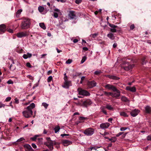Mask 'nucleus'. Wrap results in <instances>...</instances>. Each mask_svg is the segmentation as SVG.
Wrapping results in <instances>:
<instances>
[{
  "mask_svg": "<svg viewBox=\"0 0 151 151\" xmlns=\"http://www.w3.org/2000/svg\"><path fill=\"white\" fill-rule=\"evenodd\" d=\"M30 25V20L28 18H24L23 19L22 22L21 27L22 29H27L29 28Z\"/></svg>",
  "mask_w": 151,
  "mask_h": 151,
  "instance_id": "obj_1",
  "label": "nucleus"
},
{
  "mask_svg": "<svg viewBox=\"0 0 151 151\" xmlns=\"http://www.w3.org/2000/svg\"><path fill=\"white\" fill-rule=\"evenodd\" d=\"M46 139L47 141L45 143V145L50 150H52L53 149V145H56V142L51 140L50 137H47Z\"/></svg>",
  "mask_w": 151,
  "mask_h": 151,
  "instance_id": "obj_2",
  "label": "nucleus"
},
{
  "mask_svg": "<svg viewBox=\"0 0 151 151\" xmlns=\"http://www.w3.org/2000/svg\"><path fill=\"white\" fill-rule=\"evenodd\" d=\"M81 102L82 103V104L79 102L77 104L84 107H87L88 106L92 104L91 101L88 99H87L85 101L81 100Z\"/></svg>",
  "mask_w": 151,
  "mask_h": 151,
  "instance_id": "obj_3",
  "label": "nucleus"
},
{
  "mask_svg": "<svg viewBox=\"0 0 151 151\" xmlns=\"http://www.w3.org/2000/svg\"><path fill=\"white\" fill-rule=\"evenodd\" d=\"M123 68L125 70L128 71L131 69L133 66V65L129 64V63H127L126 61H124L122 65Z\"/></svg>",
  "mask_w": 151,
  "mask_h": 151,
  "instance_id": "obj_4",
  "label": "nucleus"
},
{
  "mask_svg": "<svg viewBox=\"0 0 151 151\" xmlns=\"http://www.w3.org/2000/svg\"><path fill=\"white\" fill-rule=\"evenodd\" d=\"M23 115L26 118L30 117L32 115L33 111L32 110H27L23 111L22 112Z\"/></svg>",
  "mask_w": 151,
  "mask_h": 151,
  "instance_id": "obj_5",
  "label": "nucleus"
},
{
  "mask_svg": "<svg viewBox=\"0 0 151 151\" xmlns=\"http://www.w3.org/2000/svg\"><path fill=\"white\" fill-rule=\"evenodd\" d=\"M77 91L80 95L83 96H88L90 95V93L88 91L81 88H78L77 89Z\"/></svg>",
  "mask_w": 151,
  "mask_h": 151,
  "instance_id": "obj_6",
  "label": "nucleus"
},
{
  "mask_svg": "<svg viewBox=\"0 0 151 151\" xmlns=\"http://www.w3.org/2000/svg\"><path fill=\"white\" fill-rule=\"evenodd\" d=\"M94 130L93 129L91 128H89L86 129L83 132V133L86 135L88 136L92 135L94 132Z\"/></svg>",
  "mask_w": 151,
  "mask_h": 151,
  "instance_id": "obj_7",
  "label": "nucleus"
},
{
  "mask_svg": "<svg viewBox=\"0 0 151 151\" xmlns=\"http://www.w3.org/2000/svg\"><path fill=\"white\" fill-rule=\"evenodd\" d=\"M104 87L109 90H111L115 92L116 91V88L114 86L109 84H108L104 86Z\"/></svg>",
  "mask_w": 151,
  "mask_h": 151,
  "instance_id": "obj_8",
  "label": "nucleus"
},
{
  "mask_svg": "<svg viewBox=\"0 0 151 151\" xmlns=\"http://www.w3.org/2000/svg\"><path fill=\"white\" fill-rule=\"evenodd\" d=\"M110 125V124L107 122L103 123L100 125V127L102 129H104L108 128Z\"/></svg>",
  "mask_w": 151,
  "mask_h": 151,
  "instance_id": "obj_9",
  "label": "nucleus"
},
{
  "mask_svg": "<svg viewBox=\"0 0 151 151\" xmlns=\"http://www.w3.org/2000/svg\"><path fill=\"white\" fill-rule=\"evenodd\" d=\"M139 111V110L135 109L131 111L130 112V114L133 117H135L138 115Z\"/></svg>",
  "mask_w": 151,
  "mask_h": 151,
  "instance_id": "obj_10",
  "label": "nucleus"
},
{
  "mask_svg": "<svg viewBox=\"0 0 151 151\" xmlns=\"http://www.w3.org/2000/svg\"><path fill=\"white\" fill-rule=\"evenodd\" d=\"M54 12H53V16L55 18H57L58 15L61 13L60 10L58 9H54Z\"/></svg>",
  "mask_w": 151,
  "mask_h": 151,
  "instance_id": "obj_11",
  "label": "nucleus"
},
{
  "mask_svg": "<svg viewBox=\"0 0 151 151\" xmlns=\"http://www.w3.org/2000/svg\"><path fill=\"white\" fill-rule=\"evenodd\" d=\"M6 30V26L4 24H3L0 25V34H2Z\"/></svg>",
  "mask_w": 151,
  "mask_h": 151,
  "instance_id": "obj_12",
  "label": "nucleus"
},
{
  "mask_svg": "<svg viewBox=\"0 0 151 151\" xmlns=\"http://www.w3.org/2000/svg\"><path fill=\"white\" fill-rule=\"evenodd\" d=\"M17 35L18 37L21 38L26 36L27 34L26 32H22L17 33Z\"/></svg>",
  "mask_w": 151,
  "mask_h": 151,
  "instance_id": "obj_13",
  "label": "nucleus"
},
{
  "mask_svg": "<svg viewBox=\"0 0 151 151\" xmlns=\"http://www.w3.org/2000/svg\"><path fill=\"white\" fill-rule=\"evenodd\" d=\"M71 85V82L70 81H68L66 82H64V84L63 85V88H68L69 86Z\"/></svg>",
  "mask_w": 151,
  "mask_h": 151,
  "instance_id": "obj_14",
  "label": "nucleus"
},
{
  "mask_svg": "<svg viewBox=\"0 0 151 151\" xmlns=\"http://www.w3.org/2000/svg\"><path fill=\"white\" fill-rule=\"evenodd\" d=\"M24 147L26 151H34V150L29 145H24Z\"/></svg>",
  "mask_w": 151,
  "mask_h": 151,
  "instance_id": "obj_15",
  "label": "nucleus"
},
{
  "mask_svg": "<svg viewBox=\"0 0 151 151\" xmlns=\"http://www.w3.org/2000/svg\"><path fill=\"white\" fill-rule=\"evenodd\" d=\"M62 143L65 146H67L72 144V142L68 140H64L62 141Z\"/></svg>",
  "mask_w": 151,
  "mask_h": 151,
  "instance_id": "obj_16",
  "label": "nucleus"
},
{
  "mask_svg": "<svg viewBox=\"0 0 151 151\" xmlns=\"http://www.w3.org/2000/svg\"><path fill=\"white\" fill-rule=\"evenodd\" d=\"M115 92H116V93H113V97L116 98L119 97L120 96V92L119 90L116 89V91Z\"/></svg>",
  "mask_w": 151,
  "mask_h": 151,
  "instance_id": "obj_17",
  "label": "nucleus"
},
{
  "mask_svg": "<svg viewBox=\"0 0 151 151\" xmlns=\"http://www.w3.org/2000/svg\"><path fill=\"white\" fill-rule=\"evenodd\" d=\"M126 89L127 90L133 92H135L136 91L135 88L134 86L132 87L127 86Z\"/></svg>",
  "mask_w": 151,
  "mask_h": 151,
  "instance_id": "obj_18",
  "label": "nucleus"
},
{
  "mask_svg": "<svg viewBox=\"0 0 151 151\" xmlns=\"http://www.w3.org/2000/svg\"><path fill=\"white\" fill-rule=\"evenodd\" d=\"M69 16L71 19H75L76 17V15L74 12L70 11L69 14Z\"/></svg>",
  "mask_w": 151,
  "mask_h": 151,
  "instance_id": "obj_19",
  "label": "nucleus"
},
{
  "mask_svg": "<svg viewBox=\"0 0 151 151\" xmlns=\"http://www.w3.org/2000/svg\"><path fill=\"white\" fill-rule=\"evenodd\" d=\"M96 83L94 81L89 82L88 83V85L91 88L96 86Z\"/></svg>",
  "mask_w": 151,
  "mask_h": 151,
  "instance_id": "obj_20",
  "label": "nucleus"
},
{
  "mask_svg": "<svg viewBox=\"0 0 151 151\" xmlns=\"http://www.w3.org/2000/svg\"><path fill=\"white\" fill-rule=\"evenodd\" d=\"M145 111L146 113L150 114L151 113V107L147 106L145 107Z\"/></svg>",
  "mask_w": 151,
  "mask_h": 151,
  "instance_id": "obj_21",
  "label": "nucleus"
},
{
  "mask_svg": "<svg viewBox=\"0 0 151 151\" xmlns=\"http://www.w3.org/2000/svg\"><path fill=\"white\" fill-rule=\"evenodd\" d=\"M35 105L34 103H32L27 108V109L28 110H32V109L35 108Z\"/></svg>",
  "mask_w": 151,
  "mask_h": 151,
  "instance_id": "obj_22",
  "label": "nucleus"
},
{
  "mask_svg": "<svg viewBox=\"0 0 151 151\" xmlns=\"http://www.w3.org/2000/svg\"><path fill=\"white\" fill-rule=\"evenodd\" d=\"M32 56V55L31 53L28 52L26 54H24L23 57L25 59H27L28 58H30Z\"/></svg>",
  "mask_w": 151,
  "mask_h": 151,
  "instance_id": "obj_23",
  "label": "nucleus"
},
{
  "mask_svg": "<svg viewBox=\"0 0 151 151\" xmlns=\"http://www.w3.org/2000/svg\"><path fill=\"white\" fill-rule=\"evenodd\" d=\"M107 76L109 78L113 80H117L119 79L118 77L113 75H108Z\"/></svg>",
  "mask_w": 151,
  "mask_h": 151,
  "instance_id": "obj_24",
  "label": "nucleus"
},
{
  "mask_svg": "<svg viewBox=\"0 0 151 151\" xmlns=\"http://www.w3.org/2000/svg\"><path fill=\"white\" fill-rule=\"evenodd\" d=\"M106 108L108 110L113 111L114 110V108L112 106L109 104H107L106 106Z\"/></svg>",
  "mask_w": 151,
  "mask_h": 151,
  "instance_id": "obj_25",
  "label": "nucleus"
},
{
  "mask_svg": "<svg viewBox=\"0 0 151 151\" xmlns=\"http://www.w3.org/2000/svg\"><path fill=\"white\" fill-rule=\"evenodd\" d=\"M107 36L111 40H113L114 39V34L111 33H109L107 35Z\"/></svg>",
  "mask_w": 151,
  "mask_h": 151,
  "instance_id": "obj_26",
  "label": "nucleus"
},
{
  "mask_svg": "<svg viewBox=\"0 0 151 151\" xmlns=\"http://www.w3.org/2000/svg\"><path fill=\"white\" fill-rule=\"evenodd\" d=\"M121 100L122 101L127 102L129 101V100L125 96H122L121 98Z\"/></svg>",
  "mask_w": 151,
  "mask_h": 151,
  "instance_id": "obj_27",
  "label": "nucleus"
},
{
  "mask_svg": "<svg viewBox=\"0 0 151 151\" xmlns=\"http://www.w3.org/2000/svg\"><path fill=\"white\" fill-rule=\"evenodd\" d=\"M120 114L121 116H122L125 117H128V115L124 112L122 111L120 113Z\"/></svg>",
  "mask_w": 151,
  "mask_h": 151,
  "instance_id": "obj_28",
  "label": "nucleus"
},
{
  "mask_svg": "<svg viewBox=\"0 0 151 151\" xmlns=\"http://www.w3.org/2000/svg\"><path fill=\"white\" fill-rule=\"evenodd\" d=\"M109 140L111 142H114L116 140V139L115 137H111V138H109Z\"/></svg>",
  "mask_w": 151,
  "mask_h": 151,
  "instance_id": "obj_29",
  "label": "nucleus"
},
{
  "mask_svg": "<svg viewBox=\"0 0 151 151\" xmlns=\"http://www.w3.org/2000/svg\"><path fill=\"white\" fill-rule=\"evenodd\" d=\"M22 10L20 9L19 10H18L17 12L16 13V16L17 17H19V15L21 14V13L22 12Z\"/></svg>",
  "mask_w": 151,
  "mask_h": 151,
  "instance_id": "obj_30",
  "label": "nucleus"
},
{
  "mask_svg": "<svg viewBox=\"0 0 151 151\" xmlns=\"http://www.w3.org/2000/svg\"><path fill=\"white\" fill-rule=\"evenodd\" d=\"M39 25L40 27L44 29H45L46 28L45 24L43 23H40Z\"/></svg>",
  "mask_w": 151,
  "mask_h": 151,
  "instance_id": "obj_31",
  "label": "nucleus"
},
{
  "mask_svg": "<svg viewBox=\"0 0 151 151\" xmlns=\"http://www.w3.org/2000/svg\"><path fill=\"white\" fill-rule=\"evenodd\" d=\"M89 151H98L95 147H91L88 149Z\"/></svg>",
  "mask_w": 151,
  "mask_h": 151,
  "instance_id": "obj_32",
  "label": "nucleus"
},
{
  "mask_svg": "<svg viewBox=\"0 0 151 151\" xmlns=\"http://www.w3.org/2000/svg\"><path fill=\"white\" fill-rule=\"evenodd\" d=\"M42 105L45 107V109H46L47 108V107L49 106V104L43 102L42 103Z\"/></svg>",
  "mask_w": 151,
  "mask_h": 151,
  "instance_id": "obj_33",
  "label": "nucleus"
},
{
  "mask_svg": "<svg viewBox=\"0 0 151 151\" xmlns=\"http://www.w3.org/2000/svg\"><path fill=\"white\" fill-rule=\"evenodd\" d=\"M60 129V127L59 126H57L55 127L54 128V130L55 133L58 132Z\"/></svg>",
  "mask_w": 151,
  "mask_h": 151,
  "instance_id": "obj_34",
  "label": "nucleus"
},
{
  "mask_svg": "<svg viewBox=\"0 0 151 151\" xmlns=\"http://www.w3.org/2000/svg\"><path fill=\"white\" fill-rule=\"evenodd\" d=\"M108 24L109 26L111 28H117L118 26L116 25H115L113 24H111L109 23V22H108Z\"/></svg>",
  "mask_w": 151,
  "mask_h": 151,
  "instance_id": "obj_35",
  "label": "nucleus"
},
{
  "mask_svg": "<svg viewBox=\"0 0 151 151\" xmlns=\"http://www.w3.org/2000/svg\"><path fill=\"white\" fill-rule=\"evenodd\" d=\"M38 9L39 10V11L40 12H42L44 11V8L42 6H39L38 7Z\"/></svg>",
  "mask_w": 151,
  "mask_h": 151,
  "instance_id": "obj_36",
  "label": "nucleus"
},
{
  "mask_svg": "<svg viewBox=\"0 0 151 151\" xmlns=\"http://www.w3.org/2000/svg\"><path fill=\"white\" fill-rule=\"evenodd\" d=\"M9 68L10 70L13 71L15 69L16 67L14 66L13 65H11L9 66Z\"/></svg>",
  "mask_w": 151,
  "mask_h": 151,
  "instance_id": "obj_37",
  "label": "nucleus"
},
{
  "mask_svg": "<svg viewBox=\"0 0 151 151\" xmlns=\"http://www.w3.org/2000/svg\"><path fill=\"white\" fill-rule=\"evenodd\" d=\"M98 34L96 33H95L93 34H91L90 35V36L93 38H95L96 37V36L98 35Z\"/></svg>",
  "mask_w": 151,
  "mask_h": 151,
  "instance_id": "obj_38",
  "label": "nucleus"
},
{
  "mask_svg": "<svg viewBox=\"0 0 151 151\" xmlns=\"http://www.w3.org/2000/svg\"><path fill=\"white\" fill-rule=\"evenodd\" d=\"M86 58H87L86 56H84L83 58L81 61V63L82 64L85 61V60L86 59Z\"/></svg>",
  "mask_w": 151,
  "mask_h": 151,
  "instance_id": "obj_39",
  "label": "nucleus"
},
{
  "mask_svg": "<svg viewBox=\"0 0 151 151\" xmlns=\"http://www.w3.org/2000/svg\"><path fill=\"white\" fill-rule=\"evenodd\" d=\"M101 73V71L100 70H97L94 72V74L96 75H99Z\"/></svg>",
  "mask_w": 151,
  "mask_h": 151,
  "instance_id": "obj_40",
  "label": "nucleus"
},
{
  "mask_svg": "<svg viewBox=\"0 0 151 151\" xmlns=\"http://www.w3.org/2000/svg\"><path fill=\"white\" fill-rule=\"evenodd\" d=\"M64 82H66L68 81V77L66 75V73H65L64 74Z\"/></svg>",
  "mask_w": 151,
  "mask_h": 151,
  "instance_id": "obj_41",
  "label": "nucleus"
},
{
  "mask_svg": "<svg viewBox=\"0 0 151 151\" xmlns=\"http://www.w3.org/2000/svg\"><path fill=\"white\" fill-rule=\"evenodd\" d=\"M52 76H49L47 78V82H50L52 80Z\"/></svg>",
  "mask_w": 151,
  "mask_h": 151,
  "instance_id": "obj_42",
  "label": "nucleus"
},
{
  "mask_svg": "<svg viewBox=\"0 0 151 151\" xmlns=\"http://www.w3.org/2000/svg\"><path fill=\"white\" fill-rule=\"evenodd\" d=\"M72 62V60L71 59H69L66 62V63L67 64H70Z\"/></svg>",
  "mask_w": 151,
  "mask_h": 151,
  "instance_id": "obj_43",
  "label": "nucleus"
},
{
  "mask_svg": "<svg viewBox=\"0 0 151 151\" xmlns=\"http://www.w3.org/2000/svg\"><path fill=\"white\" fill-rule=\"evenodd\" d=\"M15 102L14 103L16 104H18L19 103V100L17 98H16L14 99Z\"/></svg>",
  "mask_w": 151,
  "mask_h": 151,
  "instance_id": "obj_44",
  "label": "nucleus"
},
{
  "mask_svg": "<svg viewBox=\"0 0 151 151\" xmlns=\"http://www.w3.org/2000/svg\"><path fill=\"white\" fill-rule=\"evenodd\" d=\"M115 28H113L110 29V31L113 32H116V30L115 29Z\"/></svg>",
  "mask_w": 151,
  "mask_h": 151,
  "instance_id": "obj_45",
  "label": "nucleus"
},
{
  "mask_svg": "<svg viewBox=\"0 0 151 151\" xmlns=\"http://www.w3.org/2000/svg\"><path fill=\"white\" fill-rule=\"evenodd\" d=\"M147 139L148 140L151 141V134L148 136Z\"/></svg>",
  "mask_w": 151,
  "mask_h": 151,
  "instance_id": "obj_46",
  "label": "nucleus"
},
{
  "mask_svg": "<svg viewBox=\"0 0 151 151\" xmlns=\"http://www.w3.org/2000/svg\"><path fill=\"white\" fill-rule=\"evenodd\" d=\"M26 66L29 68H31L32 67L31 65L29 63H26Z\"/></svg>",
  "mask_w": 151,
  "mask_h": 151,
  "instance_id": "obj_47",
  "label": "nucleus"
},
{
  "mask_svg": "<svg viewBox=\"0 0 151 151\" xmlns=\"http://www.w3.org/2000/svg\"><path fill=\"white\" fill-rule=\"evenodd\" d=\"M24 140V138L23 137L20 138V139H18L17 140V142H21Z\"/></svg>",
  "mask_w": 151,
  "mask_h": 151,
  "instance_id": "obj_48",
  "label": "nucleus"
},
{
  "mask_svg": "<svg viewBox=\"0 0 151 151\" xmlns=\"http://www.w3.org/2000/svg\"><path fill=\"white\" fill-rule=\"evenodd\" d=\"M7 83L8 84H13V82L12 80H9L7 82Z\"/></svg>",
  "mask_w": 151,
  "mask_h": 151,
  "instance_id": "obj_49",
  "label": "nucleus"
},
{
  "mask_svg": "<svg viewBox=\"0 0 151 151\" xmlns=\"http://www.w3.org/2000/svg\"><path fill=\"white\" fill-rule=\"evenodd\" d=\"M11 99V97H8L6 99L5 101H10Z\"/></svg>",
  "mask_w": 151,
  "mask_h": 151,
  "instance_id": "obj_50",
  "label": "nucleus"
},
{
  "mask_svg": "<svg viewBox=\"0 0 151 151\" xmlns=\"http://www.w3.org/2000/svg\"><path fill=\"white\" fill-rule=\"evenodd\" d=\"M37 137L38 136L37 135H35L34 137L32 138L31 139L32 140L35 141L36 139L37 138Z\"/></svg>",
  "mask_w": 151,
  "mask_h": 151,
  "instance_id": "obj_51",
  "label": "nucleus"
},
{
  "mask_svg": "<svg viewBox=\"0 0 151 151\" xmlns=\"http://www.w3.org/2000/svg\"><path fill=\"white\" fill-rule=\"evenodd\" d=\"M85 78V77L84 76H82L81 78V81H80V83H82L83 82V81L84 79Z\"/></svg>",
  "mask_w": 151,
  "mask_h": 151,
  "instance_id": "obj_52",
  "label": "nucleus"
},
{
  "mask_svg": "<svg viewBox=\"0 0 151 151\" xmlns=\"http://www.w3.org/2000/svg\"><path fill=\"white\" fill-rule=\"evenodd\" d=\"M32 146L34 149H35L37 148V146L34 143H32Z\"/></svg>",
  "mask_w": 151,
  "mask_h": 151,
  "instance_id": "obj_53",
  "label": "nucleus"
},
{
  "mask_svg": "<svg viewBox=\"0 0 151 151\" xmlns=\"http://www.w3.org/2000/svg\"><path fill=\"white\" fill-rule=\"evenodd\" d=\"M27 77L32 80H33V77L32 76L30 75H28L27 76Z\"/></svg>",
  "mask_w": 151,
  "mask_h": 151,
  "instance_id": "obj_54",
  "label": "nucleus"
},
{
  "mask_svg": "<svg viewBox=\"0 0 151 151\" xmlns=\"http://www.w3.org/2000/svg\"><path fill=\"white\" fill-rule=\"evenodd\" d=\"M5 106V105L4 104H3L1 102H0V108L4 107Z\"/></svg>",
  "mask_w": 151,
  "mask_h": 151,
  "instance_id": "obj_55",
  "label": "nucleus"
},
{
  "mask_svg": "<svg viewBox=\"0 0 151 151\" xmlns=\"http://www.w3.org/2000/svg\"><path fill=\"white\" fill-rule=\"evenodd\" d=\"M81 0H76V3L77 4H78L81 2Z\"/></svg>",
  "mask_w": 151,
  "mask_h": 151,
  "instance_id": "obj_56",
  "label": "nucleus"
},
{
  "mask_svg": "<svg viewBox=\"0 0 151 151\" xmlns=\"http://www.w3.org/2000/svg\"><path fill=\"white\" fill-rule=\"evenodd\" d=\"M134 28V24L131 25L130 26V29L131 30L133 29Z\"/></svg>",
  "mask_w": 151,
  "mask_h": 151,
  "instance_id": "obj_57",
  "label": "nucleus"
},
{
  "mask_svg": "<svg viewBox=\"0 0 151 151\" xmlns=\"http://www.w3.org/2000/svg\"><path fill=\"white\" fill-rule=\"evenodd\" d=\"M127 129V128L125 127H122L120 128V130L121 131H124Z\"/></svg>",
  "mask_w": 151,
  "mask_h": 151,
  "instance_id": "obj_58",
  "label": "nucleus"
},
{
  "mask_svg": "<svg viewBox=\"0 0 151 151\" xmlns=\"http://www.w3.org/2000/svg\"><path fill=\"white\" fill-rule=\"evenodd\" d=\"M122 134V132H120L116 134V136L117 137H118L119 136L121 135Z\"/></svg>",
  "mask_w": 151,
  "mask_h": 151,
  "instance_id": "obj_59",
  "label": "nucleus"
},
{
  "mask_svg": "<svg viewBox=\"0 0 151 151\" xmlns=\"http://www.w3.org/2000/svg\"><path fill=\"white\" fill-rule=\"evenodd\" d=\"M105 108H106V107H105L104 106H102L101 107L100 109H101V111H102L103 110H105Z\"/></svg>",
  "mask_w": 151,
  "mask_h": 151,
  "instance_id": "obj_60",
  "label": "nucleus"
},
{
  "mask_svg": "<svg viewBox=\"0 0 151 151\" xmlns=\"http://www.w3.org/2000/svg\"><path fill=\"white\" fill-rule=\"evenodd\" d=\"M47 55V54H43L41 55V58H44V57Z\"/></svg>",
  "mask_w": 151,
  "mask_h": 151,
  "instance_id": "obj_61",
  "label": "nucleus"
},
{
  "mask_svg": "<svg viewBox=\"0 0 151 151\" xmlns=\"http://www.w3.org/2000/svg\"><path fill=\"white\" fill-rule=\"evenodd\" d=\"M69 135V134H61V137H63L65 136H68Z\"/></svg>",
  "mask_w": 151,
  "mask_h": 151,
  "instance_id": "obj_62",
  "label": "nucleus"
},
{
  "mask_svg": "<svg viewBox=\"0 0 151 151\" xmlns=\"http://www.w3.org/2000/svg\"><path fill=\"white\" fill-rule=\"evenodd\" d=\"M78 41V40L77 39H75L73 40V42L75 43L77 42Z\"/></svg>",
  "mask_w": 151,
  "mask_h": 151,
  "instance_id": "obj_63",
  "label": "nucleus"
},
{
  "mask_svg": "<svg viewBox=\"0 0 151 151\" xmlns=\"http://www.w3.org/2000/svg\"><path fill=\"white\" fill-rule=\"evenodd\" d=\"M83 50L85 51H87L88 50V49L86 47H83Z\"/></svg>",
  "mask_w": 151,
  "mask_h": 151,
  "instance_id": "obj_64",
  "label": "nucleus"
}]
</instances>
